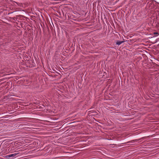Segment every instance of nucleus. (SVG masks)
<instances>
[{
  "instance_id": "obj_1",
  "label": "nucleus",
  "mask_w": 159,
  "mask_h": 159,
  "mask_svg": "<svg viewBox=\"0 0 159 159\" xmlns=\"http://www.w3.org/2000/svg\"><path fill=\"white\" fill-rule=\"evenodd\" d=\"M18 154L19 153H15L13 154H11L9 155H7L5 157L7 159H11L12 158L14 157Z\"/></svg>"
},
{
  "instance_id": "obj_2",
  "label": "nucleus",
  "mask_w": 159,
  "mask_h": 159,
  "mask_svg": "<svg viewBox=\"0 0 159 159\" xmlns=\"http://www.w3.org/2000/svg\"><path fill=\"white\" fill-rule=\"evenodd\" d=\"M125 41H118L116 42V44L118 45H120L122 43H124Z\"/></svg>"
},
{
  "instance_id": "obj_3",
  "label": "nucleus",
  "mask_w": 159,
  "mask_h": 159,
  "mask_svg": "<svg viewBox=\"0 0 159 159\" xmlns=\"http://www.w3.org/2000/svg\"><path fill=\"white\" fill-rule=\"evenodd\" d=\"M1 45H0V47L1 46Z\"/></svg>"
}]
</instances>
